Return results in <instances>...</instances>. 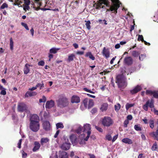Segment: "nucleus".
<instances>
[{"label": "nucleus", "mask_w": 158, "mask_h": 158, "mask_svg": "<svg viewBox=\"0 0 158 158\" xmlns=\"http://www.w3.org/2000/svg\"><path fill=\"white\" fill-rule=\"evenodd\" d=\"M119 0H99L94 4V6L97 9L104 8L106 5L108 7H110V10L111 11H115L117 13V10L120 7Z\"/></svg>", "instance_id": "1"}, {"label": "nucleus", "mask_w": 158, "mask_h": 158, "mask_svg": "<svg viewBox=\"0 0 158 158\" xmlns=\"http://www.w3.org/2000/svg\"><path fill=\"white\" fill-rule=\"evenodd\" d=\"M56 102L57 106L60 108L68 106L69 103L68 98L64 94L59 95Z\"/></svg>", "instance_id": "2"}, {"label": "nucleus", "mask_w": 158, "mask_h": 158, "mask_svg": "<svg viewBox=\"0 0 158 158\" xmlns=\"http://www.w3.org/2000/svg\"><path fill=\"white\" fill-rule=\"evenodd\" d=\"M116 83L119 88H124L127 85L125 78L122 75H119L116 77Z\"/></svg>", "instance_id": "3"}, {"label": "nucleus", "mask_w": 158, "mask_h": 158, "mask_svg": "<svg viewBox=\"0 0 158 158\" xmlns=\"http://www.w3.org/2000/svg\"><path fill=\"white\" fill-rule=\"evenodd\" d=\"M102 123L103 126L109 127L112 125L113 121L110 117H104L102 120Z\"/></svg>", "instance_id": "4"}, {"label": "nucleus", "mask_w": 158, "mask_h": 158, "mask_svg": "<svg viewBox=\"0 0 158 158\" xmlns=\"http://www.w3.org/2000/svg\"><path fill=\"white\" fill-rule=\"evenodd\" d=\"M40 124L39 122H30L29 127L32 131L36 132L40 129Z\"/></svg>", "instance_id": "5"}, {"label": "nucleus", "mask_w": 158, "mask_h": 158, "mask_svg": "<svg viewBox=\"0 0 158 158\" xmlns=\"http://www.w3.org/2000/svg\"><path fill=\"white\" fill-rule=\"evenodd\" d=\"M27 107L25 103L23 102H19L17 106V110L18 112H26L27 111Z\"/></svg>", "instance_id": "6"}, {"label": "nucleus", "mask_w": 158, "mask_h": 158, "mask_svg": "<svg viewBox=\"0 0 158 158\" xmlns=\"http://www.w3.org/2000/svg\"><path fill=\"white\" fill-rule=\"evenodd\" d=\"M154 100L152 98L151 100H148L147 101L146 104L143 105V108L145 110L147 111L148 110V106L150 108L154 107Z\"/></svg>", "instance_id": "7"}, {"label": "nucleus", "mask_w": 158, "mask_h": 158, "mask_svg": "<svg viewBox=\"0 0 158 158\" xmlns=\"http://www.w3.org/2000/svg\"><path fill=\"white\" fill-rule=\"evenodd\" d=\"M16 3L18 6L22 7L24 5H29L30 2L29 0H15Z\"/></svg>", "instance_id": "8"}, {"label": "nucleus", "mask_w": 158, "mask_h": 158, "mask_svg": "<svg viewBox=\"0 0 158 158\" xmlns=\"http://www.w3.org/2000/svg\"><path fill=\"white\" fill-rule=\"evenodd\" d=\"M70 145L71 144L67 139V141L63 143L61 146V148L62 149L64 150H67L70 148Z\"/></svg>", "instance_id": "9"}, {"label": "nucleus", "mask_w": 158, "mask_h": 158, "mask_svg": "<svg viewBox=\"0 0 158 158\" xmlns=\"http://www.w3.org/2000/svg\"><path fill=\"white\" fill-rule=\"evenodd\" d=\"M146 94H149L151 95H153L154 98H158V92L155 90L152 91L151 90H147L146 91Z\"/></svg>", "instance_id": "10"}, {"label": "nucleus", "mask_w": 158, "mask_h": 158, "mask_svg": "<svg viewBox=\"0 0 158 158\" xmlns=\"http://www.w3.org/2000/svg\"><path fill=\"white\" fill-rule=\"evenodd\" d=\"M43 129L46 131H48L50 130L51 124L50 122L48 121H45L43 122Z\"/></svg>", "instance_id": "11"}, {"label": "nucleus", "mask_w": 158, "mask_h": 158, "mask_svg": "<svg viewBox=\"0 0 158 158\" xmlns=\"http://www.w3.org/2000/svg\"><path fill=\"white\" fill-rule=\"evenodd\" d=\"M30 122H39L40 119L39 117L37 114H34L30 116Z\"/></svg>", "instance_id": "12"}, {"label": "nucleus", "mask_w": 158, "mask_h": 158, "mask_svg": "<svg viewBox=\"0 0 158 158\" xmlns=\"http://www.w3.org/2000/svg\"><path fill=\"white\" fill-rule=\"evenodd\" d=\"M71 101L72 103H77L80 102V99L78 96L73 95L72 97Z\"/></svg>", "instance_id": "13"}, {"label": "nucleus", "mask_w": 158, "mask_h": 158, "mask_svg": "<svg viewBox=\"0 0 158 158\" xmlns=\"http://www.w3.org/2000/svg\"><path fill=\"white\" fill-rule=\"evenodd\" d=\"M55 104L54 101L52 100L48 101L45 104V108L46 109H50L53 107Z\"/></svg>", "instance_id": "14"}, {"label": "nucleus", "mask_w": 158, "mask_h": 158, "mask_svg": "<svg viewBox=\"0 0 158 158\" xmlns=\"http://www.w3.org/2000/svg\"><path fill=\"white\" fill-rule=\"evenodd\" d=\"M102 53L103 56H104L106 58H108L110 56V51L108 48L106 49V47H104L102 52Z\"/></svg>", "instance_id": "15"}, {"label": "nucleus", "mask_w": 158, "mask_h": 158, "mask_svg": "<svg viewBox=\"0 0 158 158\" xmlns=\"http://www.w3.org/2000/svg\"><path fill=\"white\" fill-rule=\"evenodd\" d=\"M141 89V87L139 85H138L133 89L131 90L130 91V92L131 94H133L140 91Z\"/></svg>", "instance_id": "16"}, {"label": "nucleus", "mask_w": 158, "mask_h": 158, "mask_svg": "<svg viewBox=\"0 0 158 158\" xmlns=\"http://www.w3.org/2000/svg\"><path fill=\"white\" fill-rule=\"evenodd\" d=\"M83 128V132H84L88 133V131H90L91 132V126L89 124H86L84 125Z\"/></svg>", "instance_id": "17"}, {"label": "nucleus", "mask_w": 158, "mask_h": 158, "mask_svg": "<svg viewBox=\"0 0 158 158\" xmlns=\"http://www.w3.org/2000/svg\"><path fill=\"white\" fill-rule=\"evenodd\" d=\"M125 64L128 65H131L133 63V60L131 57H126L124 59Z\"/></svg>", "instance_id": "18"}, {"label": "nucleus", "mask_w": 158, "mask_h": 158, "mask_svg": "<svg viewBox=\"0 0 158 158\" xmlns=\"http://www.w3.org/2000/svg\"><path fill=\"white\" fill-rule=\"evenodd\" d=\"M34 147L32 149L33 152H35L38 150L40 147V144L38 141H35L34 143Z\"/></svg>", "instance_id": "19"}, {"label": "nucleus", "mask_w": 158, "mask_h": 158, "mask_svg": "<svg viewBox=\"0 0 158 158\" xmlns=\"http://www.w3.org/2000/svg\"><path fill=\"white\" fill-rule=\"evenodd\" d=\"M37 93L35 91H27L25 95V98L28 97L29 96L31 97L35 96L37 94Z\"/></svg>", "instance_id": "20"}, {"label": "nucleus", "mask_w": 158, "mask_h": 158, "mask_svg": "<svg viewBox=\"0 0 158 158\" xmlns=\"http://www.w3.org/2000/svg\"><path fill=\"white\" fill-rule=\"evenodd\" d=\"M70 139L72 144H76L77 143V139L75 135L74 134L71 135L70 136Z\"/></svg>", "instance_id": "21"}, {"label": "nucleus", "mask_w": 158, "mask_h": 158, "mask_svg": "<svg viewBox=\"0 0 158 158\" xmlns=\"http://www.w3.org/2000/svg\"><path fill=\"white\" fill-rule=\"evenodd\" d=\"M122 141L124 143L129 144H131L133 143L132 140L131 139L127 138H124L123 139Z\"/></svg>", "instance_id": "22"}, {"label": "nucleus", "mask_w": 158, "mask_h": 158, "mask_svg": "<svg viewBox=\"0 0 158 158\" xmlns=\"http://www.w3.org/2000/svg\"><path fill=\"white\" fill-rule=\"evenodd\" d=\"M60 158H68V156L66 152L64 151L60 152L59 155Z\"/></svg>", "instance_id": "23"}, {"label": "nucleus", "mask_w": 158, "mask_h": 158, "mask_svg": "<svg viewBox=\"0 0 158 158\" xmlns=\"http://www.w3.org/2000/svg\"><path fill=\"white\" fill-rule=\"evenodd\" d=\"M49 141V139L48 138H42L41 139L40 142L42 145L47 143Z\"/></svg>", "instance_id": "24"}, {"label": "nucleus", "mask_w": 158, "mask_h": 158, "mask_svg": "<svg viewBox=\"0 0 158 158\" xmlns=\"http://www.w3.org/2000/svg\"><path fill=\"white\" fill-rule=\"evenodd\" d=\"M29 64H26L23 69L24 73L25 74H27L30 72V68L29 67Z\"/></svg>", "instance_id": "25"}, {"label": "nucleus", "mask_w": 158, "mask_h": 158, "mask_svg": "<svg viewBox=\"0 0 158 158\" xmlns=\"http://www.w3.org/2000/svg\"><path fill=\"white\" fill-rule=\"evenodd\" d=\"M85 56V57H89L92 60H93L95 59V57L93 56L91 52H86Z\"/></svg>", "instance_id": "26"}, {"label": "nucleus", "mask_w": 158, "mask_h": 158, "mask_svg": "<svg viewBox=\"0 0 158 158\" xmlns=\"http://www.w3.org/2000/svg\"><path fill=\"white\" fill-rule=\"evenodd\" d=\"M60 49L59 48H53L50 49L49 52L52 54H56V53L58 51L60 50Z\"/></svg>", "instance_id": "27"}, {"label": "nucleus", "mask_w": 158, "mask_h": 158, "mask_svg": "<svg viewBox=\"0 0 158 158\" xmlns=\"http://www.w3.org/2000/svg\"><path fill=\"white\" fill-rule=\"evenodd\" d=\"M108 107V105L107 103H104L103 104L101 108V110L102 111H106Z\"/></svg>", "instance_id": "28"}, {"label": "nucleus", "mask_w": 158, "mask_h": 158, "mask_svg": "<svg viewBox=\"0 0 158 158\" xmlns=\"http://www.w3.org/2000/svg\"><path fill=\"white\" fill-rule=\"evenodd\" d=\"M75 55L74 54H71L68 56L67 59L68 61L69 62L72 61L73 60L74 58H75Z\"/></svg>", "instance_id": "29"}, {"label": "nucleus", "mask_w": 158, "mask_h": 158, "mask_svg": "<svg viewBox=\"0 0 158 158\" xmlns=\"http://www.w3.org/2000/svg\"><path fill=\"white\" fill-rule=\"evenodd\" d=\"M140 53L136 51H133L131 53L132 56L134 57H138L140 55Z\"/></svg>", "instance_id": "30"}, {"label": "nucleus", "mask_w": 158, "mask_h": 158, "mask_svg": "<svg viewBox=\"0 0 158 158\" xmlns=\"http://www.w3.org/2000/svg\"><path fill=\"white\" fill-rule=\"evenodd\" d=\"M88 102L89 99L87 98H85L83 101V104L85 108H88Z\"/></svg>", "instance_id": "31"}, {"label": "nucleus", "mask_w": 158, "mask_h": 158, "mask_svg": "<svg viewBox=\"0 0 158 158\" xmlns=\"http://www.w3.org/2000/svg\"><path fill=\"white\" fill-rule=\"evenodd\" d=\"M158 148V146L156 142L154 143L152 146L151 149L153 151H156Z\"/></svg>", "instance_id": "32"}, {"label": "nucleus", "mask_w": 158, "mask_h": 158, "mask_svg": "<svg viewBox=\"0 0 158 158\" xmlns=\"http://www.w3.org/2000/svg\"><path fill=\"white\" fill-rule=\"evenodd\" d=\"M94 105V102L92 99H89L88 103V108H90L93 106Z\"/></svg>", "instance_id": "33"}, {"label": "nucleus", "mask_w": 158, "mask_h": 158, "mask_svg": "<svg viewBox=\"0 0 158 158\" xmlns=\"http://www.w3.org/2000/svg\"><path fill=\"white\" fill-rule=\"evenodd\" d=\"M135 103L130 104L127 103L126 105V108L127 110H128L129 108L135 105Z\"/></svg>", "instance_id": "34"}, {"label": "nucleus", "mask_w": 158, "mask_h": 158, "mask_svg": "<svg viewBox=\"0 0 158 158\" xmlns=\"http://www.w3.org/2000/svg\"><path fill=\"white\" fill-rule=\"evenodd\" d=\"M56 126L57 129L59 128H62L64 127L63 124L61 123H56Z\"/></svg>", "instance_id": "35"}, {"label": "nucleus", "mask_w": 158, "mask_h": 158, "mask_svg": "<svg viewBox=\"0 0 158 158\" xmlns=\"http://www.w3.org/2000/svg\"><path fill=\"white\" fill-rule=\"evenodd\" d=\"M85 22H86L85 25L86 27L87 28L88 30H90L91 28V26L90 24H91L90 21L89 20L86 21H85Z\"/></svg>", "instance_id": "36"}, {"label": "nucleus", "mask_w": 158, "mask_h": 158, "mask_svg": "<svg viewBox=\"0 0 158 158\" xmlns=\"http://www.w3.org/2000/svg\"><path fill=\"white\" fill-rule=\"evenodd\" d=\"M150 127L153 129L154 127L155 122L154 120L150 119L149 120Z\"/></svg>", "instance_id": "37"}, {"label": "nucleus", "mask_w": 158, "mask_h": 158, "mask_svg": "<svg viewBox=\"0 0 158 158\" xmlns=\"http://www.w3.org/2000/svg\"><path fill=\"white\" fill-rule=\"evenodd\" d=\"M83 127H79L77 129H76L75 131V132L77 134H80L81 133Z\"/></svg>", "instance_id": "38"}, {"label": "nucleus", "mask_w": 158, "mask_h": 158, "mask_svg": "<svg viewBox=\"0 0 158 158\" xmlns=\"http://www.w3.org/2000/svg\"><path fill=\"white\" fill-rule=\"evenodd\" d=\"M146 54H143L139 56V59L140 60H143L146 57Z\"/></svg>", "instance_id": "39"}, {"label": "nucleus", "mask_w": 158, "mask_h": 158, "mask_svg": "<svg viewBox=\"0 0 158 158\" xmlns=\"http://www.w3.org/2000/svg\"><path fill=\"white\" fill-rule=\"evenodd\" d=\"M121 106L120 104L118 103L114 106L115 110L116 111H118L120 109Z\"/></svg>", "instance_id": "40"}, {"label": "nucleus", "mask_w": 158, "mask_h": 158, "mask_svg": "<svg viewBox=\"0 0 158 158\" xmlns=\"http://www.w3.org/2000/svg\"><path fill=\"white\" fill-rule=\"evenodd\" d=\"M152 134L153 135V136L154 138V139L157 140H158V134L155 132H153L152 133Z\"/></svg>", "instance_id": "41"}, {"label": "nucleus", "mask_w": 158, "mask_h": 158, "mask_svg": "<svg viewBox=\"0 0 158 158\" xmlns=\"http://www.w3.org/2000/svg\"><path fill=\"white\" fill-rule=\"evenodd\" d=\"M10 47L11 50H12L13 48V41L12 39L11 38L10 39Z\"/></svg>", "instance_id": "42"}, {"label": "nucleus", "mask_w": 158, "mask_h": 158, "mask_svg": "<svg viewBox=\"0 0 158 158\" xmlns=\"http://www.w3.org/2000/svg\"><path fill=\"white\" fill-rule=\"evenodd\" d=\"M134 129L137 131H141V128L138 125H135L134 126Z\"/></svg>", "instance_id": "43"}, {"label": "nucleus", "mask_w": 158, "mask_h": 158, "mask_svg": "<svg viewBox=\"0 0 158 158\" xmlns=\"http://www.w3.org/2000/svg\"><path fill=\"white\" fill-rule=\"evenodd\" d=\"M46 99L45 97L44 96H43L42 98L39 99V102L40 103L44 102H46Z\"/></svg>", "instance_id": "44"}, {"label": "nucleus", "mask_w": 158, "mask_h": 158, "mask_svg": "<svg viewBox=\"0 0 158 158\" xmlns=\"http://www.w3.org/2000/svg\"><path fill=\"white\" fill-rule=\"evenodd\" d=\"M8 7V5L6 3H3L1 6L0 9L1 10L4 9L5 8H7Z\"/></svg>", "instance_id": "45"}, {"label": "nucleus", "mask_w": 158, "mask_h": 158, "mask_svg": "<svg viewBox=\"0 0 158 158\" xmlns=\"http://www.w3.org/2000/svg\"><path fill=\"white\" fill-rule=\"evenodd\" d=\"M138 40L139 41H141L142 42H143V41H144L143 40V37L142 35H139L138 37Z\"/></svg>", "instance_id": "46"}, {"label": "nucleus", "mask_w": 158, "mask_h": 158, "mask_svg": "<svg viewBox=\"0 0 158 158\" xmlns=\"http://www.w3.org/2000/svg\"><path fill=\"white\" fill-rule=\"evenodd\" d=\"M21 24L22 26L24 27L27 30H29V28L27 24L22 22L21 23Z\"/></svg>", "instance_id": "47"}, {"label": "nucleus", "mask_w": 158, "mask_h": 158, "mask_svg": "<svg viewBox=\"0 0 158 158\" xmlns=\"http://www.w3.org/2000/svg\"><path fill=\"white\" fill-rule=\"evenodd\" d=\"M91 132L90 131H88L87 134V136L84 139V140L85 141H87L89 138L90 135L91 134Z\"/></svg>", "instance_id": "48"}, {"label": "nucleus", "mask_w": 158, "mask_h": 158, "mask_svg": "<svg viewBox=\"0 0 158 158\" xmlns=\"http://www.w3.org/2000/svg\"><path fill=\"white\" fill-rule=\"evenodd\" d=\"M45 62L44 60H41L38 63V65L39 66H44V65Z\"/></svg>", "instance_id": "49"}, {"label": "nucleus", "mask_w": 158, "mask_h": 158, "mask_svg": "<svg viewBox=\"0 0 158 158\" xmlns=\"http://www.w3.org/2000/svg\"><path fill=\"white\" fill-rule=\"evenodd\" d=\"M129 121L128 119H126L124 122V126L125 127H127V124L129 123Z\"/></svg>", "instance_id": "50"}, {"label": "nucleus", "mask_w": 158, "mask_h": 158, "mask_svg": "<svg viewBox=\"0 0 158 158\" xmlns=\"http://www.w3.org/2000/svg\"><path fill=\"white\" fill-rule=\"evenodd\" d=\"M95 128L99 132H103V130L101 128L97 126H95Z\"/></svg>", "instance_id": "51"}, {"label": "nucleus", "mask_w": 158, "mask_h": 158, "mask_svg": "<svg viewBox=\"0 0 158 158\" xmlns=\"http://www.w3.org/2000/svg\"><path fill=\"white\" fill-rule=\"evenodd\" d=\"M106 139L109 141L111 140L112 139V137L110 135H106Z\"/></svg>", "instance_id": "52"}, {"label": "nucleus", "mask_w": 158, "mask_h": 158, "mask_svg": "<svg viewBox=\"0 0 158 158\" xmlns=\"http://www.w3.org/2000/svg\"><path fill=\"white\" fill-rule=\"evenodd\" d=\"M83 89H84V90H85V91H86L87 92H89L90 93H92V94H94V92H93V91H91L90 90L86 88H84Z\"/></svg>", "instance_id": "53"}, {"label": "nucleus", "mask_w": 158, "mask_h": 158, "mask_svg": "<svg viewBox=\"0 0 158 158\" xmlns=\"http://www.w3.org/2000/svg\"><path fill=\"white\" fill-rule=\"evenodd\" d=\"M6 94V89L4 88L2 89L1 92L0 94L2 95H5Z\"/></svg>", "instance_id": "54"}, {"label": "nucleus", "mask_w": 158, "mask_h": 158, "mask_svg": "<svg viewBox=\"0 0 158 158\" xmlns=\"http://www.w3.org/2000/svg\"><path fill=\"white\" fill-rule=\"evenodd\" d=\"M21 152H22V157L23 158H25L27 156V153L25 152L23 150H22Z\"/></svg>", "instance_id": "55"}, {"label": "nucleus", "mask_w": 158, "mask_h": 158, "mask_svg": "<svg viewBox=\"0 0 158 158\" xmlns=\"http://www.w3.org/2000/svg\"><path fill=\"white\" fill-rule=\"evenodd\" d=\"M28 5H25V6H23V9L25 11H26L27 10L29 9L30 8Z\"/></svg>", "instance_id": "56"}, {"label": "nucleus", "mask_w": 158, "mask_h": 158, "mask_svg": "<svg viewBox=\"0 0 158 158\" xmlns=\"http://www.w3.org/2000/svg\"><path fill=\"white\" fill-rule=\"evenodd\" d=\"M22 141V139H20L19 141V142L18 143V147L19 148H20L21 147V143Z\"/></svg>", "instance_id": "57"}, {"label": "nucleus", "mask_w": 158, "mask_h": 158, "mask_svg": "<svg viewBox=\"0 0 158 158\" xmlns=\"http://www.w3.org/2000/svg\"><path fill=\"white\" fill-rule=\"evenodd\" d=\"M97 112V109L96 108H93L91 111V113L93 114H94Z\"/></svg>", "instance_id": "58"}, {"label": "nucleus", "mask_w": 158, "mask_h": 158, "mask_svg": "<svg viewBox=\"0 0 158 158\" xmlns=\"http://www.w3.org/2000/svg\"><path fill=\"white\" fill-rule=\"evenodd\" d=\"M60 130H58L56 132V134H55L54 135V138H56L57 137L58 135L59 134V133L60 132Z\"/></svg>", "instance_id": "59"}, {"label": "nucleus", "mask_w": 158, "mask_h": 158, "mask_svg": "<svg viewBox=\"0 0 158 158\" xmlns=\"http://www.w3.org/2000/svg\"><path fill=\"white\" fill-rule=\"evenodd\" d=\"M143 155L142 153L140 154L139 155L138 158H145V156H143Z\"/></svg>", "instance_id": "60"}, {"label": "nucleus", "mask_w": 158, "mask_h": 158, "mask_svg": "<svg viewBox=\"0 0 158 158\" xmlns=\"http://www.w3.org/2000/svg\"><path fill=\"white\" fill-rule=\"evenodd\" d=\"M142 120L144 122V123L145 124H147L148 123V119L146 117H145L144 119H142Z\"/></svg>", "instance_id": "61"}, {"label": "nucleus", "mask_w": 158, "mask_h": 158, "mask_svg": "<svg viewBox=\"0 0 158 158\" xmlns=\"http://www.w3.org/2000/svg\"><path fill=\"white\" fill-rule=\"evenodd\" d=\"M153 111L155 115H158V110H156L155 108H154Z\"/></svg>", "instance_id": "62"}, {"label": "nucleus", "mask_w": 158, "mask_h": 158, "mask_svg": "<svg viewBox=\"0 0 158 158\" xmlns=\"http://www.w3.org/2000/svg\"><path fill=\"white\" fill-rule=\"evenodd\" d=\"M84 52L83 51H77L76 52V54L78 55H82L83 54Z\"/></svg>", "instance_id": "63"}, {"label": "nucleus", "mask_w": 158, "mask_h": 158, "mask_svg": "<svg viewBox=\"0 0 158 158\" xmlns=\"http://www.w3.org/2000/svg\"><path fill=\"white\" fill-rule=\"evenodd\" d=\"M127 118L128 120H131L132 118V117L131 115H129L127 116Z\"/></svg>", "instance_id": "64"}]
</instances>
